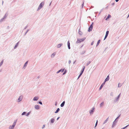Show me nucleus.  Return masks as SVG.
I'll use <instances>...</instances> for the list:
<instances>
[{
	"instance_id": "obj_1",
	"label": "nucleus",
	"mask_w": 129,
	"mask_h": 129,
	"mask_svg": "<svg viewBox=\"0 0 129 129\" xmlns=\"http://www.w3.org/2000/svg\"><path fill=\"white\" fill-rule=\"evenodd\" d=\"M85 39V38H84L82 39H78V40L76 42V43H78L83 41Z\"/></svg>"
},
{
	"instance_id": "obj_2",
	"label": "nucleus",
	"mask_w": 129,
	"mask_h": 129,
	"mask_svg": "<svg viewBox=\"0 0 129 129\" xmlns=\"http://www.w3.org/2000/svg\"><path fill=\"white\" fill-rule=\"evenodd\" d=\"M44 4V2H42L40 4L39 6V7L37 10H39L41 9L43 7Z\"/></svg>"
},
{
	"instance_id": "obj_3",
	"label": "nucleus",
	"mask_w": 129,
	"mask_h": 129,
	"mask_svg": "<svg viewBox=\"0 0 129 129\" xmlns=\"http://www.w3.org/2000/svg\"><path fill=\"white\" fill-rule=\"evenodd\" d=\"M16 122L15 121L12 126H10L9 127L10 129H13L16 124Z\"/></svg>"
},
{
	"instance_id": "obj_4",
	"label": "nucleus",
	"mask_w": 129,
	"mask_h": 129,
	"mask_svg": "<svg viewBox=\"0 0 129 129\" xmlns=\"http://www.w3.org/2000/svg\"><path fill=\"white\" fill-rule=\"evenodd\" d=\"M93 28L92 24L88 28V31L90 32L92 30Z\"/></svg>"
},
{
	"instance_id": "obj_5",
	"label": "nucleus",
	"mask_w": 129,
	"mask_h": 129,
	"mask_svg": "<svg viewBox=\"0 0 129 129\" xmlns=\"http://www.w3.org/2000/svg\"><path fill=\"white\" fill-rule=\"evenodd\" d=\"M109 33V31H106V35H105V37L104 40H105L107 38V36L108 35Z\"/></svg>"
},
{
	"instance_id": "obj_6",
	"label": "nucleus",
	"mask_w": 129,
	"mask_h": 129,
	"mask_svg": "<svg viewBox=\"0 0 129 129\" xmlns=\"http://www.w3.org/2000/svg\"><path fill=\"white\" fill-rule=\"evenodd\" d=\"M39 98L38 96H36L34 98L33 100L34 101H37L38 100Z\"/></svg>"
},
{
	"instance_id": "obj_7",
	"label": "nucleus",
	"mask_w": 129,
	"mask_h": 129,
	"mask_svg": "<svg viewBox=\"0 0 129 129\" xmlns=\"http://www.w3.org/2000/svg\"><path fill=\"white\" fill-rule=\"evenodd\" d=\"M109 79V76H108L107 78L105 80L104 82L106 81H108Z\"/></svg>"
},
{
	"instance_id": "obj_8",
	"label": "nucleus",
	"mask_w": 129,
	"mask_h": 129,
	"mask_svg": "<svg viewBox=\"0 0 129 129\" xmlns=\"http://www.w3.org/2000/svg\"><path fill=\"white\" fill-rule=\"evenodd\" d=\"M70 42H69V41L68 42V48L69 49H70Z\"/></svg>"
},
{
	"instance_id": "obj_9",
	"label": "nucleus",
	"mask_w": 129,
	"mask_h": 129,
	"mask_svg": "<svg viewBox=\"0 0 129 129\" xmlns=\"http://www.w3.org/2000/svg\"><path fill=\"white\" fill-rule=\"evenodd\" d=\"M22 98V96H20L19 98L18 99V100L19 101H21Z\"/></svg>"
},
{
	"instance_id": "obj_10",
	"label": "nucleus",
	"mask_w": 129,
	"mask_h": 129,
	"mask_svg": "<svg viewBox=\"0 0 129 129\" xmlns=\"http://www.w3.org/2000/svg\"><path fill=\"white\" fill-rule=\"evenodd\" d=\"M94 108H93L92 110L90 111V113L91 114L92 113L94 110Z\"/></svg>"
},
{
	"instance_id": "obj_11",
	"label": "nucleus",
	"mask_w": 129,
	"mask_h": 129,
	"mask_svg": "<svg viewBox=\"0 0 129 129\" xmlns=\"http://www.w3.org/2000/svg\"><path fill=\"white\" fill-rule=\"evenodd\" d=\"M105 82H104V83H103L101 85L100 87V88L99 89L100 90H101L102 88L103 87L104 84Z\"/></svg>"
},
{
	"instance_id": "obj_12",
	"label": "nucleus",
	"mask_w": 129,
	"mask_h": 129,
	"mask_svg": "<svg viewBox=\"0 0 129 129\" xmlns=\"http://www.w3.org/2000/svg\"><path fill=\"white\" fill-rule=\"evenodd\" d=\"M35 108L36 109H39V106L38 105H36L35 106Z\"/></svg>"
},
{
	"instance_id": "obj_13",
	"label": "nucleus",
	"mask_w": 129,
	"mask_h": 129,
	"mask_svg": "<svg viewBox=\"0 0 129 129\" xmlns=\"http://www.w3.org/2000/svg\"><path fill=\"white\" fill-rule=\"evenodd\" d=\"M64 103H65V102L64 101H63L62 103L61 104L60 106L61 107H63L64 106Z\"/></svg>"
},
{
	"instance_id": "obj_14",
	"label": "nucleus",
	"mask_w": 129,
	"mask_h": 129,
	"mask_svg": "<svg viewBox=\"0 0 129 129\" xmlns=\"http://www.w3.org/2000/svg\"><path fill=\"white\" fill-rule=\"evenodd\" d=\"M62 45V44H59L57 46V48H59Z\"/></svg>"
},
{
	"instance_id": "obj_15",
	"label": "nucleus",
	"mask_w": 129,
	"mask_h": 129,
	"mask_svg": "<svg viewBox=\"0 0 129 129\" xmlns=\"http://www.w3.org/2000/svg\"><path fill=\"white\" fill-rule=\"evenodd\" d=\"M60 109L59 108H58L57 109V110L55 112V113H57L59 111Z\"/></svg>"
},
{
	"instance_id": "obj_16",
	"label": "nucleus",
	"mask_w": 129,
	"mask_h": 129,
	"mask_svg": "<svg viewBox=\"0 0 129 129\" xmlns=\"http://www.w3.org/2000/svg\"><path fill=\"white\" fill-rule=\"evenodd\" d=\"M18 42L16 44V45H15V46L14 47V48L15 49L16 47H17V46H18Z\"/></svg>"
},
{
	"instance_id": "obj_17",
	"label": "nucleus",
	"mask_w": 129,
	"mask_h": 129,
	"mask_svg": "<svg viewBox=\"0 0 129 129\" xmlns=\"http://www.w3.org/2000/svg\"><path fill=\"white\" fill-rule=\"evenodd\" d=\"M54 119L52 118L51 119V122L53 123L54 121Z\"/></svg>"
},
{
	"instance_id": "obj_18",
	"label": "nucleus",
	"mask_w": 129,
	"mask_h": 129,
	"mask_svg": "<svg viewBox=\"0 0 129 129\" xmlns=\"http://www.w3.org/2000/svg\"><path fill=\"white\" fill-rule=\"evenodd\" d=\"M111 17V16L110 15H108V16L107 17L106 19V20H107V19H109V18H110V17Z\"/></svg>"
},
{
	"instance_id": "obj_19",
	"label": "nucleus",
	"mask_w": 129,
	"mask_h": 129,
	"mask_svg": "<svg viewBox=\"0 0 129 129\" xmlns=\"http://www.w3.org/2000/svg\"><path fill=\"white\" fill-rule=\"evenodd\" d=\"M100 40H99L98 42H97V46H98L99 45L100 43Z\"/></svg>"
},
{
	"instance_id": "obj_20",
	"label": "nucleus",
	"mask_w": 129,
	"mask_h": 129,
	"mask_svg": "<svg viewBox=\"0 0 129 129\" xmlns=\"http://www.w3.org/2000/svg\"><path fill=\"white\" fill-rule=\"evenodd\" d=\"M28 63V61H27L26 62V63H25L24 65V67H26L27 66V64Z\"/></svg>"
},
{
	"instance_id": "obj_21",
	"label": "nucleus",
	"mask_w": 129,
	"mask_h": 129,
	"mask_svg": "<svg viewBox=\"0 0 129 129\" xmlns=\"http://www.w3.org/2000/svg\"><path fill=\"white\" fill-rule=\"evenodd\" d=\"M108 118H107V119L105 120L104 122V123H105L107 122L108 120Z\"/></svg>"
},
{
	"instance_id": "obj_22",
	"label": "nucleus",
	"mask_w": 129,
	"mask_h": 129,
	"mask_svg": "<svg viewBox=\"0 0 129 129\" xmlns=\"http://www.w3.org/2000/svg\"><path fill=\"white\" fill-rule=\"evenodd\" d=\"M3 60H2L1 62V63H0V66H1L3 64Z\"/></svg>"
},
{
	"instance_id": "obj_23",
	"label": "nucleus",
	"mask_w": 129,
	"mask_h": 129,
	"mask_svg": "<svg viewBox=\"0 0 129 129\" xmlns=\"http://www.w3.org/2000/svg\"><path fill=\"white\" fill-rule=\"evenodd\" d=\"M104 104V102H102L101 104H100V106H102Z\"/></svg>"
},
{
	"instance_id": "obj_24",
	"label": "nucleus",
	"mask_w": 129,
	"mask_h": 129,
	"mask_svg": "<svg viewBox=\"0 0 129 129\" xmlns=\"http://www.w3.org/2000/svg\"><path fill=\"white\" fill-rule=\"evenodd\" d=\"M82 73H80V74L79 75V76L78 78V79L79 77H80V76H81V75L82 74Z\"/></svg>"
},
{
	"instance_id": "obj_25",
	"label": "nucleus",
	"mask_w": 129,
	"mask_h": 129,
	"mask_svg": "<svg viewBox=\"0 0 129 129\" xmlns=\"http://www.w3.org/2000/svg\"><path fill=\"white\" fill-rule=\"evenodd\" d=\"M55 53H53L52 54V56L53 57H54V55H55Z\"/></svg>"
},
{
	"instance_id": "obj_26",
	"label": "nucleus",
	"mask_w": 129,
	"mask_h": 129,
	"mask_svg": "<svg viewBox=\"0 0 129 129\" xmlns=\"http://www.w3.org/2000/svg\"><path fill=\"white\" fill-rule=\"evenodd\" d=\"M26 113V112H23L22 114V115H24Z\"/></svg>"
},
{
	"instance_id": "obj_27",
	"label": "nucleus",
	"mask_w": 129,
	"mask_h": 129,
	"mask_svg": "<svg viewBox=\"0 0 129 129\" xmlns=\"http://www.w3.org/2000/svg\"><path fill=\"white\" fill-rule=\"evenodd\" d=\"M115 124H114V123L113 122L112 125V127H114V126L115 125Z\"/></svg>"
},
{
	"instance_id": "obj_28",
	"label": "nucleus",
	"mask_w": 129,
	"mask_h": 129,
	"mask_svg": "<svg viewBox=\"0 0 129 129\" xmlns=\"http://www.w3.org/2000/svg\"><path fill=\"white\" fill-rule=\"evenodd\" d=\"M129 125H127L126 126L124 127H123V128H122L121 129H125V128H126V127H127V126Z\"/></svg>"
},
{
	"instance_id": "obj_29",
	"label": "nucleus",
	"mask_w": 129,
	"mask_h": 129,
	"mask_svg": "<svg viewBox=\"0 0 129 129\" xmlns=\"http://www.w3.org/2000/svg\"><path fill=\"white\" fill-rule=\"evenodd\" d=\"M98 120H97L96 121V123L95 124V127L97 125V123H98Z\"/></svg>"
},
{
	"instance_id": "obj_30",
	"label": "nucleus",
	"mask_w": 129,
	"mask_h": 129,
	"mask_svg": "<svg viewBox=\"0 0 129 129\" xmlns=\"http://www.w3.org/2000/svg\"><path fill=\"white\" fill-rule=\"evenodd\" d=\"M85 68V67L84 66V67H83V69L81 71H83V72Z\"/></svg>"
},
{
	"instance_id": "obj_31",
	"label": "nucleus",
	"mask_w": 129,
	"mask_h": 129,
	"mask_svg": "<svg viewBox=\"0 0 129 129\" xmlns=\"http://www.w3.org/2000/svg\"><path fill=\"white\" fill-rule=\"evenodd\" d=\"M62 70H59L57 72V73H59V72H60Z\"/></svg>"
},
{
	"instance_id": "obj_32",
	"label": "nucleus",
	"mask_w": 129,
	"mask_h": 129,
	"mask_svg": "<svg viewBox=\"0 0 129 129\" xmlns=\"http://www.w3.org/2000/svg\"><path fill=\"white\" fill-rule=\"evenodd\" d=\"M61 70H62L61 71L62 72H63L64 71V69H61Z\"/></svg>"
},
{
	"instance_id": "obj_33",
	"label": "nucleus",
	"mask_w": 129,
	"mask_h": 129,
	"mask_svg": "<svg viewBox=\"0 0 129 129\" xmlns=\"http://www.w3.org/2000/svg\"><path fill=\"white\" fill-rule=\"evenodd\" d=\"M39 104H41V105L42 104V102H39Z\"/></svg>"
},
{
	"instance_id": "obj_34",
	"label": "nucleus",
	"mask_w": 129,
	"mask_h": 129,
	"mask_svg": "<svg viewBox=\"0 0 129 129\" xmlns=\"http://www.w3.org/2000/svg\"><path fill=\"white\" fill-rule=\"evenodd\" d=\"M93 43H94V42L93 41L92 42V43H91V45H93Z\"/></svg>"
},
{
	"instance_id": "obj_35",
	"label": "nucleus",
	"mask_w": 129,
	"mask_h": 129,
	"mask_svg": "<svg viewBox=\"0 0 129 129\" xmlns=\"http://www.w3.org/2000/svg\"><path fill=\"white\" fill-rule=\"evenodd\" d=\"M29 114V112L28 113H27V114L26 115L27 116H28Z\"/></svg>"
},
{
	"instance_id": "obj_36",
	"label": "nucleus",
	"mask_w": 129,
	"mask_h": 129,
	"mask_svg": "<svg viewBox=\"0 0 129 129\" xmlns=\"http://www.w3.org/2000/svg\"><path fill=\"white\" fill-rule=\"evenodd\" d=\"M119 0H115V1L116 2H118Z\"/></svg>"
},
{
	"instance_id": "obj_37",
	"label": "nucleus",
	"mask_w": 129,
	"mask_h": 129,
	"mask_svg": "<svg viewBox=\"0 0 129 129\" xmlns=\"http://www.w3.org/2000/svg\"><path fill=\"white\" fill-rule=\"evenodd\" d=\"M83 71H81V73L82 74L83 73Z\"/></svg>"
},
{
	"instance_id": "obj_38",
	"label": "nucleus",
	"mask_w": 129,
	"mask_h": 129,
	"mask_svg": "<svg viewBox=\"0 0 129 129\" xmlns=\"http://www.w3.org/2000/svg\"><path fill=\"white\" fill-rule=\"evenodd\" d=\"M83 71H81V73L82 74L83 73Z\"/></svg>"
},
{
	"instance_id": "obj_39",
	"label": "nucleus",
	"mask_w": 129,
	"mask_h": 129,
	"mask_svg": "<svg viewBox=\"0 0 129 129\" xmlns=\"http://www.w3.org/2000/svg\"><path fill=\"white\" fill-rule=\"evenodd\" d=\"M120 94H119L118 96V98H119V96H120Z\"/></svg>"
},
{
	"instance_id": "obj_40",
	"label": "nucleus",
	"mask_w": 129,
	"mask_h": 129,
	"mask_svg": "<svg viewBox=\"0 0 129 129\" xmlns=\"http://www.w3.org/2000/svg\"><path fill=\"white\" fill-rule=\"evenodd\" d=\"M118 117H117L116 118V119H117L118 118Z\"/></svg>"
},
{
	"instance_id": "obj_41",
	"label": "nucleus",
	"mask_w": 129,
	"mask_h": 129,
	"mask_svg": "<svg viewBox=\"0 0 129 129\" xmlns=\"http://www.w3.org/2000/svg\"><path fill=\"white\" fill-rule=\"evenodd\" d=\"M59 118V117H58L57 118V120Z\"/></svg>"
},
{
	"instance_id": "obj_42",
	"label": "nucleus",
	"mask_w": 129,
	"mask_h": 129,
	"mask_svg": "<svg viewBox=\"0 0 129 129\" xmlns=\"http://www.w3.org/2000/svg\"><path fill=\"white\" fill-rule=\"evenodd\" d=\"M65 73V72H64L63 73V74H64V73Z\"/></svg>"
}]
</instances>
